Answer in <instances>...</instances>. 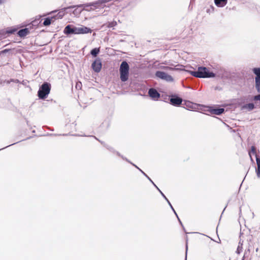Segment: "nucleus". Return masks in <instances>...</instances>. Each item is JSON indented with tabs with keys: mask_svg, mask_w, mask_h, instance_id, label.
Returning <instances> with one entry per match:
<instances>
[{
	"mask_svg": "<svg viewBox=\"0 0 260 260\" xmlns=\"http://www.w3.org/2000/svg\"><path fill=\"white\" fill-rule=\"evenodd\" d=\"M32 133H35V130L32 131Z\"/></svg>",
	"mask_w": 260,
	"mask_h": 260,
	"instance_id": "obj_55",
	"label": "nucleus"
},
{
	"mask_svg": "<svg viewBox=\"0 0 260 260\" xmlns=\"http://www.w3.org/2000/svg\"><path fill=\"white\" fill-rule=\"evenodd\" d=\"M83 5H82L71 6L68 7L64 8V10H72L73 9H74V10L72 11L73 13L75 16H78L83 11V9L81 8L82 7H83Z\"/></svg>",
	"mask_w": 260,
	"mask_h": 260,
	"instance_id": "obj_10",
	"label": "nucleus"
},
{
	"mask_svg": "<svg viewBox=\"0 0 260 260\" xmlns=\"http://www.w3.org/2000/svg\"><path fill=\"white\" fill-rule=\"evenodd\" d=\"M215 5L218 7H223L227 4L228 0H214Z\"/></svg>",
	"mask_w": 260,
	"mask_h": 260,
	"instance_id": "obj_18",
	"label": "nucleus"
},
{
	"mask_svg": "<svg viewBox=\"0 0 260 260\" xmlns=\"http://www.w3.org/2000/svg\"><path fill=\"white\" fill-rule=\"evenodd\" d=\"M252 216H253V217H254V213H252Z\"/></svg>",
	"mask_w": 260,
	"mask_h": 260,
	"instance_id": "obj_54",
	"label": "nucleus"
},
{
	"mask_svg": "<svg viewBox=\"0 0 260 260\" xmlns=\"http://www.w3.org/2000/svg\"><path fill=\"white\" fill-rule=\"evenodd\" d=\"M53 19H54L53 16L51 17H48L45 18L44 21L43 23V25L44 26H49L50 24H51Z\"/></svg>",
	"mask_w": 260,
	"mask_h": 260,
	"instance_id": "obj_22",
	"label": "nucleus"
},
{
	"mask_svg": "<svg viewBox=\"0 0 260 260\" xmlns=\"http://www.w3.org/2000/svg\"><path fill=\"white\" fill-rule=\"evenodd\" d=\"M187 250H188V246H187V244L186 243V252H185V260H186V258H187Z\"/></svg>",
	"mask_w": 260,
	"mask_h": 260,
	"instance_id": "obj_39",
	"label": "nucleus"
},
{
	"mask_svg": "<svg viewBox=\"0 0 260 260\" xmlns=\"http://www.w3.org/2000/svg\"><path fill=\"white\" fill-rule=\"evenodd\" d=\"M2 3V0H0V5Z\"/></svg>",
	"mask_w": 260,
	"mask_h": 260,
	"instance_id": "obj_53",
	"label": "nucleus"
},
{
	"mask_svg": "<svg viewBox=\"0 0 260 260\" xmlns=\"http://www.w3.org/2000/svg\"><path fill=\"white\" fill-rule=\"evenodd\" d=\"M161 195L165 199V200L167 202V203L169 204V205L170 206L171 209L173 211V212L174 213L175 215L177 216V214L176 212L175 211L174 208L172 206L171 203H170L169 200L168 199V198L166 197V196L164 194V193L162 192H161Z\"/></svg>",
	"mask_w": 260,
	"mask_h": 260,
	"instance_id": "obj_21",
	"label": "nucleus"
},
{
	"mask_svg": "<svg viewBox=\"0 0 260 260\" xmlns=\"http://www.w3.org/2000/svg\"><path fill=\"white\" fill-rule=\"evenodd\" d=\"M256 162L257 167L255 168V172L258 178H260V157L256 155Z\"/></svg>",
	"mask_w": 260,
	"mask_h": 260,
	"instance_id": "obj_15",
	"label": "nucleus"
},
{
	"mask_svg": "<svg viewBox=\"0 0 260 260\" xmlns=\"http://www.w3.org/2000/svg\"><path fill=\"white\" fill-rule=\"evenodd\" d=\"M50 83L44 82L38 91V96L39 99L45 100L46 99L49 94L51 90Z\"/></svg>",
	"mask_w": 260,
	"mask_h": 260,
	"instance_id": "obj_3",
	"label": "nucleus"
},
{
	"mask_svg": "<svg viewBox=\"0 0 260 260\" xmlns=\"http://www.w3.org/2000/svg\"><path fill=\"white\" fill-rule=\"evenodd\" d=\"M243 241L240 240L239 242V245L238 246L236 252L238 254H240L242 251V245H243Z\"/></svg>",
	"mask_w": 260,
	"mask_h": 260,
	"instance_id": "obj_24",
	"label": "nucleus"
},
{
	"mask_svg": "<svg viewBox=\"0 0 260 260\" xmlns=\"http://www.w3.org/2000/svg\"><path fill=\"white\" fill-rule=\"evenodd\" d=\"M19 142H20V141H19ZM16 143H17V142H16V143H13V144H10V145H8V146H6V147H5L3 148L0 149V151H1V150H2V149H5V148H7V147H9V146H12V145H14V144H16Z\"/></svg>",
	"mask_w": 260,
	"mask_h": 260,
	"instance_id": "obj_38",
	"label": "nucleus"
},
{
	"mask_svg": "<svg viewBox=\"0 0 260 260\" xmlns=\"http://www.w3.org/2000/svg\"><path fill=\"white\" fill-rule=\"evenodd\" d=\"M90 137H92L93 138H94L95 139H96V140H98L99 142L101 143V144H102L103 145V146H104L105 147H106L108 145L107 144H106L104 141H102L100 140H99L98 138H97L95 136H90Z\"/></svg>",
	"mask_w": 260,
	"mask_h": 260,
	"instance_id": "obj_27",
	"label": "nucleus"
},
{
	"mask_svg": "<svg viewBox=\"0 0 260 260\" xmlns=\"http://www.w3.org/2000/svg\"><path fill=\"white\" fill-rule=\"evenodd\" d=\"M17 28L14 27H8L6 30H0V39L7 37L9 35L13 34L17 31Z\"/></svg>",
	"mask_w": 260,
	"mask_h": 260,
	"instance_id": "obj_9",
	"label": "nucleus"
},
{
	"mask_svg": "<svg viewBox=\"0 0 260 260\" xmlns=\"http://www.w3.org/2000/svg\"><path fill=\"white\" fill-rule=\"evenodd\" d=\"M251 153H253L255 156L256 154V148L254 146H252L251 147L250 150L248 152V154L250 157L251 161L254 163V160L253 159L252 156H251Z\"/></svg>",
	"mask_w": 260,
	"mask_h": 260,
	"instance_id": "obj_20",
	"label": "nucleus"
},
{
	"mask_svg": "<svg viewBox=\"0 0 260 260\" xmlns=\"http://www.w3.org/2000/svg\"><path fill=\"white\" fill-rule=\"evenodd\" d=\"M256 9H257L258 13L260 14V7L256 8Z\"/></svg>",
	"mask_w": 260,
	"mask_h": 260,
	"instance_id": "obj_44",
	"label": "nucleus"
},
{
	"mask_svg": "<svg viewBox=\"0 0 260 260\" xmlns=\"http://www.w3.org/2000/svg\"><path fill=\"white\" fill-rule=\"evenodd\" d=\"M92 29L87 26L81 25L76 27L72 24L67 25L64 28L63 33L67 35L71 34H86L91 33Z\"/></svg>",
	"mask_w": 260,
	"mask_h": 260,
	"instance_id": "obj_1",
	"label": "nucleus"
},
{
	"mask_svg": "<svg viewBox=\"0 0 260 260\" xmlns=\"http://www.w3.org/2000/svg\"><path fill=\"white\" fill-rule=\"evenodd\" d=\"M129 66L126 61H123L120 66V78L122 82H125L128 79Z\"/></svg>",
	"mask_w": 260,
	"mask_h": 260,
	"instance_id": "obj_4",
	"label": "nucleus"
},
{
	"mask_svg": "<svg viewBox=\"0 0 260 260\" xmlns=\"http://www.w3.org/2000/svg\"><path fill=\"white\" fill-rule=\"evenodd\" d=\"M169 100L170 103L174 106L178 107L182 104V99L177 94H174L169 95Z\"/></svg>",
	"mask_w": 260,
	"mask_h": 260,
	"instance_id": "obj_8",
	"label": "nucleus"
},
{
	"mask_svg": "<svg viewBox=\"0 0 260 260\" xmlns=\"http://www.w3.org/2000/svg\"><path fill=\"white\" fill-rule=\"evenodd\" d=\"M112 0H98L93 2L86 3V7H92L94 10L104 9L106 7V4L111 2Z\"/></svg>",
	"mask_w": 260,
	"mask_h": 260,
	"instance_id": "obj_6",
	"label": "nucleus"
},
{
	"mask_svg": "<svg viewBox=\"0 0 260 260\" xmlns=\"http://www.w3.org/2000/svg\"><path fill=\"white\" fill-rule=\"evenodd\" d=\"M208 111L211 114L216 115H220L225 112V109L223 108L210 107L209 108Z\"/></svg>",
	"mask_w": 260,
	"mask_h": 260,
	"instance_id": "obj_14",
	"label": "nucleus"
},
{
	"mask_svg": "<svg viewBox=\"0 0 260 260\" xmlns=\"http://www.w3.org/2000/svg\"><path fill=\"white\" fill-rule=\"evenodd\" d=\"M83 5V7H84V8L82 9L83 10H85L88 12L93 11V10L92 9V7H86V4H84Z\"/></svg>",
	"mask_w": 260,
	"mask_h": 260,
	"instance_id": "obj_25",
	"label": "nucleus"
},
{
	"mask_svg": "<svg viewBox=\"0 0 260 260\" xmlns=\"http://www.w3.org/2000/svg\"><path fill=\"white\" fill-rule=\"evenodd\" d=\"M30 138H31V137H28L27 139H26V140L29 139Z\"/></svg>",
	"mask_w": 260,
	"mask_h": 260,
	"instance_id": "obj_52",
	"label": "nucleus"
},
{
	"mask_svg": "<svg viewBox=\"0 0 260 260\" xmlns=\"http://www.w3.org/2000/svg\"><path fill=\"white\" fill-rule=\"evenodd\" d=\"M137 169H138L142 174H143V172H144V171H143L140 168H139L138 167V168H137Z\"/></svg>",
	"mask_w": 260,
	"mask_h": 260,
	"instance_id": "obj_45",
	"label": "nucleus"
},
{
	"mask_svg": "<svg viewBox=\"0 0 260 260\" xmlns=\"http://www.w3.org/2000/svg\"><path fill=\"white\" fill-rule=\"evenodd\" d=\"M121 158L123 159V160H126L127 162H129L131 164V162H132L130 160H129L127 158H126L125 157H124V156H121Z\"/></svg>",
	"mask_w": 260,
	"mask_h": 260,
	"instance_id": "obj_36",
	"label": "nucleus"
},
{
	"mask_svg": "<svg viewBox=\"0 0 260 260\" xmlns=\"http://www.w3.org/2000/svg\"><path fill=\"white\" fill-rule=\"evenodd\" d=\"M73 136H83V137H86L87 136L86 135H73Z\"/></svg>",
	"mask_w": 260,
	"mask_h": 260,
	"instance_id": "obj_43",
	"label": "nucleus"
},
{
	"mask_svg": "<svg viewBox=\"0 0 260 260\" xmlns=\"http://www.w3.org/2000/svg\"><path fill=\"white\" fill-rule=\"evenodd\" d=\"M157 189H159L156 185V184L154 183V184H152Z\"/></svg>",
	"mask_w": 260,
	"mask_h": 260,
	"instance_id": "obj_47",
	"label": "nucleus"
},
{
	"mask_svg": "<svg viewBox=\"0 0 260 260\" xmlns=\"http://www.w3.org/2000/svg\"><path fill=\"white\" fill-rule=\"evenodd\" d=\"M252 72L255 75V80H260V68H253Z\"/></svg>",
	"mask_w": 260,
	"mask_h": 260,
	"instance_id": "obj_19",
	"label": "nucleus"
},
{
	"mask_svg": "<svg viewBox=\"0 0 260 260\" xmlns=\"http://www.w3.org/2000/svg\"><path fill=\"white\" fill-rule=\"evenodd\" d=\"M255 87L257 91L260 93V80H255ZM252 100L255 102V104H257V101H260V94L255 95L253 96Z\"/></svg>",
	"mask_w": 260,
	"mask_h": 260,
	"instance_id": "obj_13",
	"label": "nucleus"
},
{
	"mask_svg": "<svg viewBox=\"0 0 260 260\" xmlns=\"http://www.w3.org/2000/svg\"><path fill=\"white\" fill-rule=\"evenodd\" d=\"M226 206H225V207L224 208L223 211H222V212H223V211H224V210H225V208H226Z\"/></svg>",
	"mask_w": 260,
	"mask_h": 260,
	"instance_id": "obj_51",
	"label": "nucleus"
},
{
	"mask_svg": "<svg viewBox=\"0 0 260 260\" xmlns=\"http://www.w3.org/2000/svg\"><path fill=\"white\" fill-rule=\"evenodd\" d=\"M38 20L33 21L30 24L27 25V27L20 29L17 31V35L20 38H24L30 33V29L33 26H37L38 24Z\"/></svg>",
	"mask_w": 260,
	"mask_h": 260,
	"instance_id": "obj_5",
	"label": "nucleus"
},
{
	"mask_svg": "<svg viewBox=\"0 0 260 260\" xmlns=\"http://www.w3.org/2000/svg\"><path fill=\"white\" fill-rule=\"evenodd\" d=\"M66 11L67 10H64V8L62 9V10L59 11L56 15L53 16V18L54 20L61 19L65 15V14L68 13V12H66Z\"/></svg>",
	"mask_w": 260,
	"mask_h": 260,
	"instance_id": "obj_17",
	"label": "nucleus"
},
{
	"mask_svg": "<svg viewBox=\"0 0 260 260\" xmlns=\"http://www.w3.org/2000/svg\"><path fill=\"white\" fill-rule=\"evenodd\" d=\"M90 137H92L93 138H94L95 139H96V140H98L99 142L101 143V144H102L103 145V146H104L105 147H106L108 145L107 144H106L104 141H102L100 140H99L98 138H97L95 136H90Z\"/></svg>",
	"mask_w": 260,
	"mask_h": 260,
	"instance_id": "obj_28",
	"label": "nucleus"
},
{
	"mask_svg": "<svg viewBox=\"0 0 260 260\" xmlns=\"http://www.w3.org/2000/svg\"><path fill=\"white\" fill-rule=\"evenodd\" d=\"M100 48H94L91 50L90 51V54L93 57H96L100 53Z\"/></svg>",
	"mask_w": 260,
	"mask_h": 260,
	"instance_id": "obj_23",
	"label": "nucleus"
},
{
	"mask_svg": "<svg viewBox=\"0 0 260 260\" xmlns=\"http://www.w3.org/2000/svg\"><path fill=\"white\" fill-rule=\"evenodd\" d=\"M109 121L108 120H105L103 123L101 125V127H104L105 125L106 129H107L109 126Z\"/></svg>",
	"mask_w": 260,
	"mask_h": 260,
	"instance_id": "obj_29",
	"label": "nucleus"
},
{
	"mask_svg": "<svg viewBox=\"0 0 260 260\" xmlns=\"http://www.w3.org/2000/svg\"><path fill=\"white\" fill-rule=\"evenodd\" d=\"M155 75L158 78L164 80L168 82H172L174 80L172 76L163 71H157Z\"/></svg>",
	"mask_w": 260,
	"mask_h": 260,
	"instance_id": "obj_7",
	"label": "nucleus"
},
{
	"mask_svg": "<svg viewBox=\"0 0 260 260\" xmlns=\"http://www.w3.org/2000/svg\"><path fill=\"white\" fill-rule=\"evenodd\" d=\"M214 7L212 5H211L210 6V8L209 9H207V10H206V12L207 13H213L214 11Z\"/></svg>",
	"mask_w": 260,
	"mask_h": 260,
	"instance_id": "obj_26",
	"label": "nucleus"
},
{
	"mask_svg": "<svg viewBox=\"0 0 260 260\" xmlns=\"http://www.w3.org/2000/svg\"><path fill=\"white\" fill-rule=\"evenodd\" d=\"M9 51V49H5L1 51L2 54L6 53Z\"/></svg>",
	"mask_w": 260,
	"mask_h": 260,
	"instance_id": "obj_37",
	"label": "nucleus"
},
{
	"mask_svg": "<svg viewBox=\"0 0 260 260\" xmlns=\"http://www.w3.org/2000/svg\"><path fill=\"white\" fill-rule=\"evenodd\" d=\"M102 64L100 58H96L91 64V68L96 73H99L102 69Z\"/></svg>",
	"mask_w": 260,
	"mask_h": 260,
	"instance_id": "obj_11",
	"label": "nucleus"
},
{
	"mask_svg": "<svg viewBox=\"0 0 260 260\" xmlns=\"http://www.w3.org/2000/svg\"><path fill=\"white\" fill-rule=\"evenodd\" d=\"M143 174L144 176H145L147 178V179H148L150 181V182L152 184H154L153 181L151 179V178L145 172H143Z\"/></svg>",
	"mask_w": 260,
	"mask_h": 260,
	"instance_id": "obj_32",
	"label": "nucleus"
},
{
	"mask_svg": "<svg viewBox=\"0 0 260 260\" xmlns=\"http://www.w3.org/2000/svg\"><path fill=\"white\" fill-rule=\"evenodd\" d=\"M113 26V23H110L108 25L109 27H111Z\"/></svg>",
	"mask_w": 260,
	"mask_h": 260,
	"instance_id": "obj_42",
	"label": "nucleus"
},
{
	"mask_svg": "<svg viewBox=\"0 0 260 260\" xmlns=\"http://www.w3.org/2000/svg\"><path fill=\"white\" fill-rule=\"evenodd\" d=\"M148 95L153 100H157L160 97V94L154 88L149 89Z\"/></svg>",
	"mask_w": 260,
	"mask_h": 260,
	"instance_id": "obj_12",
	"label": "nucleus"
},
{
	"mask_svg": "<svg viewBox=\"0 0 260 260\" xmlns=\"http://www.w3.org/2000/svg\"><path fill=\"white\" fill-rule=\"evenodd\" d=\"M247 253V252H245L244 255Z\"/></svg>",
	"mask_w": 260,
	"mask_h": 260,
	"instance_id": "obj_57",
	"label": "nucleus"
},
{
	"mask_svg": "<svg viewBox=\"0 0 260 260\" xmlns=\"http://www.w3.org/2000/svg\"><path fill=\"white\" fill-rule=\"evenodd\" d=\"M69 134H63L62 136H68ZM49 136H61V134H49Z\"/></svg>",
	"mask_w": 260,
	"mask_h": 260,
	"instance_id": "obj_34",
	"label": "nucleus"
},
{
	"mask_svg": "<svg viewBox=\"0 0 260 260\" xmlns=\"http://www.w3.org/2000/svg\"><path fill=\"white\" fill-rule=\"evenodd\" d=\"M114 153H115L118 156H119L121 157V156H122V155H121V154L119 152H118L117 151H116V152H115Z\"/></svg>",
	"mask_w": 260,
	"mask_h": 260,
	"instance_id": "obj_40",
	"label": "nucleus"
},
{
	"mask_svg": "<svg viewBox=\"0 0 260 260\" xmlns=\"http://www.w3.org/2000/svg\"><path fill=\"white\" fill-rule=\"evenodd\" d=\"M255 108V106L254 104L252 103L246 104L242 106V109H246L248 111H251Z\"/></svg>",
	"mask_w": 260,
	"mask_h": 260,
	"instance_id": "obj_16",
	"label": "nucleus"
},
{
	"mask_svg": "<svg viewBox=\"0 0 260 260\" xmlns=\"http://www.w3.org/2000/svg\"><path fill=\"white\" fill-rule=\"evenodd\" d=\"M82 84L81 82L77 83L76 85V88L77 89H81V88Z\"/></svg>",
	"mask_w": 260,
	"mask_h": 260,
	"instance_id": "obj_33",
	"label": "nucleus"
},
{
	"mask_svg": "<svg viewBox=\"0 0 260 260\" xmlns=\"http://www.w3.org/2000/svg\"><path fill=\"white\" fill-rule=\"evenodd\" d=\"M131 164L132 165H133V166H134L136 168H138V167L137 166H136L135 164H133V162H131Z\"/></svg>",
	"mask_w": 260,
	"mask_h": 260,
	"instance_id": "obj_41",
	"label": "nucleus"
},
{
	"mask_svg": "<svg viewBox=\"0 0 260 260\" xmlns=\"http://www.w3.org/2000/svg\"><path fill=\"white\" fill-rule=\"evenodd\" d=\"M21 83H22L23 85H25V82H24V81H22V82H21Z\"/></svg>",
	"mask_w": 260,
	"mask_h": 260,
	"instance_id": "obj_48",
	"label": "nucleus"
},
{
	"mask_svg": "<svg viewBox=\"0 0 260 260\" xmlns=\"http://www.w3.org/2000/svg\"><path fill=\"white\" fill-rule=\"evenodd\" d=\"M56 12V11H52V12H50L49 13H48V14H52V13H54V12Z\"/></svg>",
	"mask_w": 260,
	"mask_h": 260,
	"instance_id": "obj_49",
	"label": "nucleus"
},
{
	"mask_svg": "<svg viewBox=\"0 0 260 260\" xmlns=\"http://www.w3.org/2000/svg\"><path fill=\"white\" fill-rule=\"evenodd\" d=\"M249 251H250L249 249H248L247 251L249 252Z\"/></svg>",
	"mask_w": 260,
	"mask_h": 260,
	"instance_id": "obj_56",
	"label": "nucleus"
},
{
	"mask_svg": "<svg viewBox=\"0 0 260 260\" xmlns=\"http://www.w3.org/2000/svg\"><path fill=\"white\" fill-rule=\"evenodd\" d=\"M157 189H159L156 185V184L154 183V184H152Z\"/></svg>",
	"mask_w": 260,
	"mask_h": 260,
	"instance_id": "obj_46",
	"label": "nucleus"
},
{
	"mask_svg": "<svg viewBox=\"0 0 260 260\" xmlns=\"http://www.w3.org/2000/svg\"><path fill=\"white\" fill-rule=\"evenodd\" d=\"M157 190L159 191V192H160V193L161 194V192H162V191H161L159 189H157Z\"/></svg>",
	"mask_w": 260,
	"mask_h": 260,
	"instance_id": "obj_50",
	"label": "nucleus"
},
{
	"mask_svg": "<svg viewBox=\"0 0 260 260\" xmlns=\"http://www.w3.org/2000/svg\"><path fill=\"white\" fill-rule=\"evenodd\" d=\"M176 217H177L178 220V221H179V222L180 224L181 225V226H182V228H183V230H184V231H185V229H184V228L183 227V224H182V222L181 221L180 219H179V218L178 216L177 215V216H176Z\"/></svg>",
	"mask_w": 260,
	"mask_h": 260,
	"instance_id": "obj_35",
	"label": "nucleus"
},
{
	"mask_svg": "<svg viewBox=\"0 0 260 260\" xmlns=\"http://www.w3.org/2000/svg\"><path fill=\"white\" fill-rule=\"evenodd\" d=\"M244 256H243L242 260H244Z\"/></svg>",
	"mask_w": 260,
	"mask_h": 260,
	"instance_id": "obj_58",
	"label": "nucleus"
},
{
	"mask_svg": "<svg viewBox=\"0 0 260 260\" xmlns=\"http://www.w3.org/2000/svg\"><path fill=\"white\" fill-rule=\"evenodd\" d=\"M5 82L7 83V84H10L12 82H15V83H20V81L19 80L14 79H11L10 80H7V81H6Z\"/></svg>",
	"mask_w": 260,
	"mask_h": 260,
	"instance_id": "obj_30",
	"label": "nucleus"
},
{
	"mask_svg": "<svg viewBox=\"0 0 260 260\" xmlns=\"http://www.w3.org/2000/svg\"><path fill=\"white\" fill-rule=\"evenodd\" d=\"M189 73L192 76L200 78H210L215 77V74L210 72L205 67H199L197 71H190Z\"/></svg>",
	"mask_w": 260,
	"mask_h": 260,
	"instance_id": "obj_2",
	"label": "nucleus"
},
{
	"mask_svg": "<svg viewBox=\"0 0 260 260\" xmlns=\"http://www.w3.org/2000/svg\"><path fill=\"white\" fill-rule=\"evenodd\" d=\"M106 148L110 152H112L113 153H114L115 152H116V150L112 147H111L108 145L107 146V147Z\"/></svg>",
	"mask_w": 260,
	"mask_h": 260,
	"instance_id": "obj_31",
	"label": "nucleus"
}]
</instances>
